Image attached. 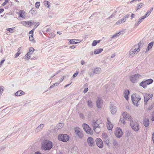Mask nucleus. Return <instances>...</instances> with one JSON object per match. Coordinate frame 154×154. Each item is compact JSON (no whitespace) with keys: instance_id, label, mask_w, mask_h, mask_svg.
<instances>
[{"instance_id":"nucleus-1","label":"nucleus","mask_w":154,"mask_h":154,"mask_svg":"<svg viewBox=\"0 0 154 154\" xmlns=\"http://www.w3.org/2000/svg\"><path fill=\"white\" fill-rule=\"evenodd\" d=\"M42 148L45 150H48L51 149L53 144L51 141L46 140H43L42 143Z\"/></svg>"},{"instance_id":"nucleus-2","label":"nucleus","mask_w":154,"mask_h":154,"mask_svg":"<svg viewBox=\"0 0 154 154\" xmlns=\"http://www.w3.org/2000/svg\"><path fill=\"white\" fill-rule=\"evenodd\" d=\"M142 76L139 74H135L131 75L129 77L131 82L133 84L137 83L140 79Z\"/></svg>"},{"instance_id":"nucleus-3","label":"nucleus","mask_w":154,"mask_h":154,"mask_svg":"<svg viewBox=\"0 0 154 154\" xmlns=\"http://www.w3.org/2000/svg\"><path fill=\"white\" fill-rule=\"evenodd\" d=\"M139 51L140 49L138 46L137 45H134L129 51V57H133L134 56L135 54H137Z\"/></svg>"},{"instance_id":"nucleus-4","label":"nucleus","mask_w":154,"mask_h":154,"mask_svg":"<svg viewBox=\"0 0 154 154\" xmlns=\"http://www.w3.org/2000/svg\"><path fill=\"white\" fill-rule=\"evenodd\" d=\"M131 98L132 101L134 104L137 106L139 105L138 103L139 101L141 99L140 96L136 94H134L131 95Z\"/></svg>"},{"instance_id":"nucleus-5","label":"nucleus","mask_w":154,"mask_h":154,"mask_svg":"<svg viewBox=\"0 0 154 154\" xmlns=\"http://www.w3.org/2000/svg\"><path fill=\"white\" fill-rule=\"evenodd\" d=\"M130 125L132 129L134 131H138L140 129L139 124L135 121H133V120L130 122Z\"/></svg>"},{"instance_id":"nucleus-6","label":"nucleus","mask_w":154,"mask_h":154,"mask_svg":"<svg viewBox=\"0 0 154 154\" xmlns=\"http://www.w3.org/2000/svg\"><path fill=\"white\" fill-rule=\"evenodd\" d=\"M58 138L59 140L64 142H66L69 139V137L67 134H63L59 135Z\"/></svg>"},{"instance_id":"nucleus-7","label":"nucleus","mask_w":154,"mask_h":154,"mask_svg":"<svg viewBox=\"0 0 154 154\" xmlns=\"http://www.w3.org/2000/svg\"><path fill=\"white\" fill-rule=\"evenodd\" d=\"M82 126L84 130L87 134H93L92 131L88 125L85 123Z\"/></svg>"},{"instance_id":"nucleus-8","label":"nucleus","mask_w":154,"mask_h":154,"mask_svg":"<svg viewBox=\"0 0 154 154\" xmlns=\"http://www.w3.org/2000/svg\"><path fill=\"white\" fill-rule=\"evenodd\" d=\"M114 134L117 137L120 138L121 137L123 134L122 129L119 128H116L115 130Z\"/></svg>"},{"instance_id":"nucleus-9","label":"nucleus","mask_w":154,"mask_h":154,"mask_svg":"<svg viewBox=\"0 0 154 154\" xmlns=\"http://www.w3.org/2000/svg\"><path fill=\"white\" fill-rule=\"evenodd\" d=\"M122 116L124 119L126 120H128L130 122L133 120V119L131 117L130 115L126 112H123Z\"/></svg>"},{"instance_id":"nucleus-10","label":"nucleus","mask_w":154,"mask_h":154,"mask_svg":"<svg viewBox=\"0 0 154 154\" xmlns=\"http://www.w3.org/2000/svg\"><path fill=\"white\" fill-rule=\"evenodd\" d=\"M96 142L97 146L100 148H102L103 146V142L102 140L99 138H97L96 140Z\"/></svg>"},{"instance_id":"nucleus-11","label":"nucleus","mask_w":154,"mask_h":154,"mask_svg":"<svg viewBox=\"0 0 154 154\" xmlns=\"http://www.w3.org/2000/svg\"><path fill=\"white\" fill-rule=\"evenodd\" d=\"M35 23V22L32 20L24 21L21 22V24L25 26H26V25H28L29 26H31L34 25Z\"/></svg>"},{"instance_id":"nucleus-12","label":"nucleus","mask_w":154,"mask_h":154,"mask_svg":"<svg viewBox=\"0 0 154 154\" xmlns=\"http://www.w3.org/2000/svg\"><path fill=\"white\" fill-rule=\"evenodd\" d=\"M88 143L90 146H93L94 144V140L91 137H88L87 139Z\"/></svg>"},{"instance_id":"nucleus-13","label":"nucleus","mask_w":154,"mask_h":154,"mask_svg":"<svg viewBox=\"0 0 154 154\" xmlns=\"http://www.w3.org/2000/svg\"><path fill=\"white\" fill-rule=\"evenodd\" d=\"M152 95L150 94H146L144 96V102L145 104H146L148 100L152 97Z\"/></svg>"},{"instance_id":"nucleus-14","label":"nucleus","mask_w":154,"mask_h":154,"mask_svg":"<svg viewBox=\"0 0 154 154\" xmlns=\"http://www.w3.org/2000/svg\"><path fill=\"white\" fill-rule=\"evenodd\" d=\"M107 123L106 125L107 129L109 130H111L113 128V125L112 123L109 121V118L107 119Z\"/></svg>"},{"instance_id":"nucleus-15","label":"nucleus","mask_w":154,"mask_h":154,"mask_svg":"<svg viewBox=\"0 0 154 154\" xmlns=\"http://www.w3.org/2000/svg\"><path fill=\"white\" fill-rule=\"evenodd\" d=\"M100 121L99 120H97V121H94L92 124L93 128L100 126Z\"/></svg>"},{"instance_id":"nucleus-16","label":"nucleus","mask_w":154,"mask_h":154,"mask_svg":"<svg viewBox=\"0 0 154 154\" xmlns=\"http://www.w3.org/2000/svg\"><path fill=\"white\" fill-rule=\"evenodd\" d=\"M112 143L115 148L116 149H118L120 146V145L115 139H113Z\"/></svg>"},{"instance_id":"nucleus-17","label":"nucleus","mask_w":154,"mask_h":154,"mask_svg":"<svg viewBox=\"0 0 154 154\" xmlns=\"http://www.w3.org/2000/svg\"><path fill=\"white\" fill-rule=\"evenodd\" d=\"M110 111L112 114H115L117 111L116 107V106L113 105H111L110 106Z\"/></svg>"},{"instance_id":"nucleus-18","label":"nucleus","mask_w":154,"mask_h":154,"mask_svg":"<svg viewBox=\"0 0 154 154\" xmlns=\"http://www.w3.org/2000/svg\"><path fill=\"white\" fill-rule=\"evenodd\" d=\"M97 107L99 108H101L103 103V101L100 98H98L96 102Z\"/></svg>"},{"instance_id":"nucleus-19","label":"nucleus","mask_w":154,"mask_h":154,"mask_svg":"<svg viewBox=\"0 0 154 154\" xmlns=\"http://www.w3.org/2000/svg\"><path fill=\"white\" fill-rule=\"evenodd\" d=\"M101 71V69L100 68L98 67H97L95 68L93 71V74H99L100 73Z\"/></svg>"},{"instance_id":"nucleus-20","label":"nucleus","mask_w":154,"mask_h":154,"mask_svg":"<svg viewBox=\"0 0 154 154\" xmlns=\"http://www.w3.org/2000/svg\"><path fill=\"white\" fill-rule=\"evenodd\" d=\"M24 94V92L22 91H18L16 92L15 93V95L16 96H20L23 95Z\"/></svg>"},{"instance_id":"nucleus-21","label":"nucleus","mask_w":154,"mask_h":154,"mask_svg":"<svg viewBox=\"0 0 154 154\" xmlns=\"http://www.w3.org/2000/svg\"><path fill=\"white\" fill-rule=\"evenodd\" d=\"M129 94V91L128 90H126L125 91L124 94V97L127 100L128 99V95Z\"/></svg>"},{"instance_id":"nucleus-22","label":"nucleus","mask_w":154,"mask_h":154,"mask_svg":"<svg viewBox=\"0 0 154 154\" xmlns=\"http://www.w3.org/2000/svg\"><path fill=\"white\" fill-rule=\"evenodd\" d=\"M103 50L102 48H99L94 50V53L95 54L100 53Z\"/></svg>"},{"instance_id":"nucleus-23","label":"nucleus","mask_w":154,"mask_h":154,"mask_svg":"<svg viewBox=\"0 0 154 154\" xmlns=\"http://www.w3.org/2000/svg\"><path fill=\"white\" fill-rule=\"evenodd\" d=\"M143 124L146 127H148L149 125V119H145L144 120Z\"/></svg>"},{"instance_id":"nucleus-24","label":"nucleus","mask_w":154,"mask_h":154,"mask_svg":"<svg viewBox=\"0 0 154 154\" xmlns=\"http://www.w3.org/2000/svg\"><path fill=\"white\" fill-rule=\"evenodd\" d=\"M154 42H152L150 43L148 45V47L147 48V49H146V51H149V50L152 47L153 45Z\"/></svg>"},{"instance_id":"nucleus-25","label":"nucleus","mask_w":154,"mask_h":154,"mask_svg":"<svg viewBox=\"0 0 154 154\" xmlns=\"http://www.w3.org/2000/svg\"><path fill=\"white\" fill-rule=\"evenodd\" d=\"M147 85L146 84L145 81H142L140 84V86L142 87L143 88H146Z\"/></svg>"},{"instance_id":"nucleus-26","label":"nucleus","mask_w":154,"mask_h":154,"mask_svg":"<svg viewBox=\"0 0 154 154\" xmlns=\"http://www.w3.org/2000/svg\"><path fill=\"white\" fill-rule=\"evenodd\" d=\"M35 50L34 48L32 47H31L29 48V51L27 53V54H29V55L31 56V54Z\"/></svg>"},{"instance_id":"nucleus-27","label":"nucleus","mask_w":154,"mask_h":154,"mask_svg":"<svg viewBox=\"0 0 154 154\" xmlns=\"http://www.w3.org/2000/svg\"><path fill=\"white\" fill-rule=\"evenodd\" d=\"M124 31V30H122L121 31H120L119 32L116 33L115 34H114L112 36V38H114L115 37H116V36H119L121 34L122 35L123 33V32Z\"/></svg>"},{"instance_id":"nucleus-28","label":"nucleus","mask_w":154,"mask_h":154,"mask_svg":"<svg viewBox=\"0 0 154 154\" xmlns=\"http://www.w3.org/2000/svg\"><path fill=\"white\" fill-rule=\"evenodd\" d=\"M146 18V17L144 16H143L141 17L138 20V22H137V25H138L141 22H142L143 21V20Z\"/></svg>"},{"instance_id":"nucleus-29","label":"nucleus","mask_w":154,"mask_h":154,"mask_svg":"<svg viewBox=\"0 0 154 154\" xmlns=\"http://www.w3.org/2000/svg\"><path fill=\"white\" fill-rule=\"evenodd\" d=\"M76 134L79 138H82L84 136L83 131H81L79 132L78 133Z\"/></svg>"},{"instance_id":"nucleus-30","label":"nucleus","mask_w":154,"mask_h":154,"mask_svg":"<svg viewBox=\"0 0 154 154\" xmlns=\"http://www.w3.org/2000/svg\"><path fill=\"white\" fill-rule=\"evenodd\" d=\"M44 126V125L43 124H41L40 125H39L38 126L37 128L36 129V131L37 132H38L40 131L41 129Z\"/></svg>"},{"instance_id":"nucleus-31","label":"nucleus","mask_w":154,"mask_h":154,"mask_svg":"<svg viewBox=\"0 0 154 154\" xmlns=\"http://www.w3.org/2000/svg\"><path fill=\"white\" fill-rule=\"evenodd\" d=\"M152 10H153V8H151L149 10H148L146 13L145 14V16H144L146 17H147L148 16L150 15V14L151 12H152Z\"/></svg>"},{"instance_id":"nucleus-32","label":"nucleus","mask_w":154,"mask_h":154,"mask_svg":"<svg viewBox=\"0 0 154 154\" xmlns=\"http://www.w3.org/2000/svg\"><path fill=\"white\" fill-rule=\"evenodd\" d=\"M25 12L23 10L20 11L19 12L18 14L19 16L22 18H23L24 16Z\"/></svg>"},{"instance_id":"nucleus-33","label":"nucleus","mask_w":154,"mask_h":154,"mask_svg":"<svg viewBox=\"0 0 154 154\" xmlns=\"http://www.w3.org/2000/svg\"><path fill=\"white\" fill-rule=\"evenodd\" d=\"M88 105L89 107L91 108H93V105L92 102V101L91 100H90L88 101Z\"/></svg>"},{"instance_id":"nucleus-34","label":"nucleus","mask_w":154,"mask_h":154,"mask_svg":"<svg viewBox=\"0 0 154 154\" xmlns=\"http://www.w3.org/2000/svg\"><path fill=\"white\" fill-rule=\"evenodd\" d=\"M146 84L147 85H149L152 83L153 82V80L151 79H149L145 81Z\"/></svg>"},{"instance_id":"nucleus-35","label":"nucleus","mask_w":154,"mask_h":154,"mask_svg":"<svg viewBox=\"0 0 154 154\" xmlns=\"http://www.w3.org/2000/svg\"><path fill=\"white\" fill-rule=\"evenodd\" d=\"M100 126L97 127V128H93V130L94 131L97 133H98L100 131Z\"/></svg>"},{"instance_id":"nucleus-36","label":"nucleus","mask_w":154,"mask_h":154,"mask_svg":"<svg viewBox=\"0 0 154 154\" xmlns=\"http://www.w3.org/2000/svg\"><path fill=\"white\" fill-rule=\"evenodd\" d=\"M75 41H79L80 40L78 39H72L70 40L69 41V42L71 44H77V43L75 42Z\"/></svg>"},{"instance_id":"nucleus-37","label":"nucleus","mask_w":154,"mask_h":154,"mask_svg":"<svg viewBox=\"0 0 154 154\" xmlns=\"http://www.w3.org/2000/svg\"><path fill=\"white\" fill-rule=\"evenodd\" d=\"M49 2L48 1H46V0H44V3L46 7L48 8H49L50 6L49 5Z\"/></svg>"},{"instance_id":"nucleus-38","label":"nucleus","mask_w":154,"mask_h":154,"mask_svg":"<svg viewBox=\"0 0 154 154\" xmlns=\"http://www.w3.org/2000/svg\"><path fill=\"white\" fill-rule=\"evenodd\" d=\"M74 130L76 134L78 133H79L81 131H82L78 127H75L74 128Z\"/></svg>"},{"instance_id":"nucleus-39","label":"nucleus","mask_w":154,"mask_h":154,"mask_svg":"<svg viewBox=\"0 0 154 154\" xmlns=\"http://www.w3.org/2000/svg\"><path fill=\"white\" fill-rule=\"evenodd\" d=\"M143 4L142 3H140L138 4L137 6V9H136V11L141 8L143 6Z\"/></svg>"},{"instance_id":"nucleus-40","label":"nucleus","mask_w":154,"mask_h":154,"mask_svg":"<svg viewBox=\"0 0 154 154\" xmlns=\"http://www.w3.org/2000/svg\"><path fill=\"white\" fill-rule=\"evenodd\" d=\"M102 138L104 139V140L106 139H108V138H109V137L108 136L107 134L105 133H103L102 135Z\"/></svg>"},{"instance_id":"nucleus-41","label":"nucleus","mask_w":154,"mask_h":154,"mask_svg":"<svg viewBox=\"0 0 154 154\" xmlns=\"http://www.w3.org/2000/svg\"><path fill=\"white\" fill-rule=\"evenodd\" d=\"M15 27H13L12 28H7L6 30L9 31L10 32L13 33V31Z\"/></svg>"},{"instance_id":"nucleus-42","label":"nucleus","mask_w":154,"mask_h":154,"mask_svg":"<svg viewBox=\"0 0 154 154\" xmlns=\"http://www.w3.org/2000/svg\"><path fill=\"white\" fill-rule=\"evenodd\" d=\"M104 141L105 143L107 144L108 146L109 145V138L108 139H106L104 140Z\"/></svg>"},{"instance_id":"nucleus-43","label":"nucleus","mask_w":154,"mask_h":154,"mask_svg":"<svg viewBox=\"0 0 154 154\" xmlns=\"http://www.w3.org/2000/svg\"><path fill=\"white\" fill-rule=\"evenodd\" d=\"M122 23H123L122 22L121 19H120L116 22V24L117 25H119Z\"/></svg>"},{"instance_id":"nucleus-44","label":"nucleus","mask_w":154,"mask_h":154,"mask_svg":"<svg viewBox=\"0 0 154 154\" xmlns=\"http://www.w3.org/2000/svg\"><path fill=\"white\" fill-rule=\"evenodd\" d=\"M40 5V2H37L35 5V7L37 8H38L39 7Z\"/></svg>"},{"instance_id":"nucleus-45","label":"nucleus","mask_w":154,"mask_h":154,"mask_svg":"<svg viewBox=\"0 0 154 154\" xmlns=\"http://www.w3.org/2000/svg\"><path fill=\"white\" fill-rule=\"evenodd\" d=\"M120 121L121 122L123 123V124L125 125V124L126 122L125 120V119L124 118H120Z\"/></svg>"},{"instance_id":"nucleus-46","label":"nucleus","mask_w":154,"mask_h":154,"mask_svg":"<svg viewBox=\"0 0 154 154\" xmlns=\"http://www.w3.org/2000/svg\"><path fill=\"white\" fill-rule=\"evenodd\" d=\"M3 87L2 86H0V94L1 95L3 91Z\"/></svg>"},{"instance_id":"nucleus-47","label":"nucleus","mask_w":154,"mask_h":154,"mask_svg":"<svg viewBox=\"0 0 154 154\" xmlns=\"http://www.w3.org/2000/svg\"><path fill=\"white\" fill-rule=\"evenodd\" d=\"M57 128L59 129L62 128V123H59L57 125Z\"/></svg>"},{"instance_id":"nucleus-48","label":"nucleus","mask_w":154,"mask_h":154,"mask_svg":"<svg viewBox=\"0 0 154 154\" xmlns=\"http://www.w3.org/2000/svg\"><path fill=\"white\" fill-rule=\"evenodd\" d=\"M97 44L96 40H94L92 43L91 45L93 46H96Z\"/></svg>"},{"instance_id":"nucleus-49","label":"nucleus","mask_w":154,"mask_h":154,"mask_svg":"<svg viewBox=\"0 0 154 154\" xmlns=\"http://www.w3.org/2000/svg\"><path fill=\"white\" fill-rule=\"evenodd\" d=\"M33 35H29V39L30 41H32L33 39Z\"/></svg>"},{"instance_id":"nucleus-50","label":"nucleus","mask_w":154,"mask_h":154,"mask_svg":"<svg viewBox=\"0 0 154 154\" xmlns=\"http://www.w3.org/2000/svg\"><path fill=\"white\" fill-rule=\"evenodd\" d=\"M30 56L29 55V54H26L25 56V59L26 60H29L30 57Z\"/></svg>"},{"instance_id":"nucleus-51","label":"nucleus","mask_w":154,"mask_h":154,"mask_svg":"<svg viewBox=\"0 0 154 154\" xmlns=\"http://www.w3.org/2000/svg\"><path fill=\"white\" fill-rule=\"evenodd\" d=\"M78 73H79V72L77 71H76V72L72 76L73 78H75L76 77V76L78 74Z\"/></svg>"},{"instance_id":"nucleus-52","label":"nucleus","mask_w":154,"mask_h":154,"mask_svg":"<svg viewBox=\"0 0 154 154\" xmlns=\"http://www.w3.org/2000/svg\"><path fill=\"white\" fill-rule=\"evenodd\" d=\"M34 29H32V30L31 31H30V32H29V35H33V33Z\"/></svg>"},{"instance_id":"nucleus-53","label":"nucleus","mask_w":154,"mask_h":154,"mask_svg":"<svg viewBox=\"0 0 154 154\" xmlns=\"http://www.w3.org/2000/svg\"><path fill=\"white\" fill-rule=\"evenodd\" d=\"M88 88H85L83 92L84 93H86L88 91Z\"/></svg>"},{"instance_id":"nucleus-54","label":"nucleus","mask_w":154,"mask_h":154,"mask_svg":"<svg viewBox=\"0 0 154 154\" xmlns=\"http://www.w3.org/2000/svg\"><path fill=\"white\" fill-rule=\"evenodd\" d=\"M129 15L128 14H127L123 18H125V20H126L129 17Z\"/></svg>"},{"instance_id":"nucleus-55","label":"nucleus","mask_w":154,"mask_h":154,"mask_svg":"<svg viewBox=\"0 0 154 154\" xmlns=\"http://www.w3.org/2000/svg\"><path fill=\"white\" fill-rule=\"evenodd\" d=\"M129 15L128 14H127L123 18H125V20H126L129 17Z\"/></svg>"},{"instance_id":"nucleus-56","label":"nucleus","mask_w":154,"mask_h":154,"mask_svg":"<svg viewBox=\"0 0 154 154\" xmlns=\"http://www.w3.org/2000/svg\"><path fill=\"white\" fill-rule=\"evenodd\" d=\"M39 23H36L34 26V29H35L38 25H39Z\"/></svg>"},{"instance_id":"nucleus-57","label":"nucleus","mask_w":154,"mask_h":154,"mask_svg":"<svg viewBox=\"0 0 154 154\" xmlns=\"http://www.w3.org/2000/svg\"><path fill=\"white\" fill-rule=\"evenodd\" d=\"M5 61V60H2L1 61V62L0 63V68L1 67L2 64H3V63Z\"/></svg>"},{"instance_id":"nucleus-58","label":"nucleus","mask_w":154,"mask_h":154,"mask_svg":"<svg viewBox=\"0 0 154 154\" xmlns=\"http://www.w3.org/2000/svg\"><path fill=\"white\" fill-rule=\"evenodd\" d=\"M79 116H80V118H82V119H83L84 118V117L83 115L82 114V113H80L79 114Z\"/></svg>"},{"instance_id":"nucleus-59","label":"nucleus","mask_w":154,"mask_h":154,"mask_svg":"<svg viewBox=\"0 0 154 154\" xmlns=\"http://www.w3.org/2000/svg\"><path fill=\"white\" fill-rule=\"evenodd\" d=\"M135 16V15L134 14H132L131 15V19H132Z\"/></svg>"},{"instance_id":"nucleus-60","label":"nucleus","mask_w":154,"mask_h":154,"mask_svg":"<svg viewBox=\"0 0 154 154\" xmlns=\"http://www.w3.org/2000/svg\"><path fill=\"white\" fill-rule=\"evenodd\" d=\"M60 83V82H56V83H54L53 84V85H54V86H57Z\"/></svg>"},{"instance_id":"nucleus-61","label":"nucleus","mask_w":154,"mask_h":154,"mask_svg":"<svg viewBox=\"0 0 154 154\" xmlns=\"http://www.w3.org/2000/svg\"><path fill=\"white\" fill-rule=\"evenodd\" d=\"M114 14H113L111 16H110V17L109 18H107V19H109L110 18H111L112 17H114Z\"/></svg>"},{"instance_id":"nucleus-62","label":"nucleus","mask_w":154,"mask_h":154,"mask_svg":"<svg viewBox=\"0 0 154 154\" xmlns=\"http://www.w3.org/2000/svg\"><path fill=\"white\" fill-rule=\"evenodd\" d=\"M8 2L6 1H5V2H3V4H2V5L3 6H5L6 4Z\"/></svg>"},{"instance_id":"nucleus-63","label":"nucleus","mask_w":154,"mask_h":154,"mask_svg":"<svg viewBox=\"0 0 154 154\" xmlns=\"http://www.w3.org/2000/svg\"><path fill=\"white\" fill-rule=\"evenodd\" d=\"M152 137L153 143H154V133H153L152 134Z\"/></svg>"},{"instance_id":"nucleus-64","label":"nucleus","mask_w":154,"mask_h":154,"mask_svg":"<svg viewBox=\"0 0 154 154\" xmlns=\"http://www.w3.org/2000/svg\"><path fill=\"white\" fill-rule=\"evenodd\" d=\"M20 55L17 53L15 54V58H17Z\"/></svg>"}]
</instances>
